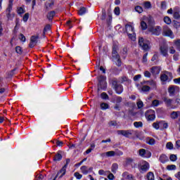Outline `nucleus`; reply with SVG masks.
I'll list each match as a JSON object with an SVG mask.
<instances>
[{"label":"nucleus","instance_id":"nucleus-10","mask_svg":"<svg viewBox=\"0 0 180 180\" xmlns=\"http://www.w3.org/2000/svg\"><path fill=\"white\" fill-rule=\"evenodd\" d=\"M162 101L163 102H165L166 106L167 108H169V109H175L176 108V106L172 104V102H173L172 99L167 97H163Z\"/></svg>","mask_w":180,"mask_h":180},{"label":"nucleus","instance_id":"nucleus-40","mask_svg":"<svg viewBox=\"0 0 180 180\" xmlns=\"http://www.w3.org/2000/svg\"><path fill=\"white\" fill-rule=\"evenodd\" d=\"M166 147H167V148H168V150H173L174 149V144L172 143V142H168L166 144Z\"/></svg>","mask_w":180,"mask_h":180},{"label":"nucleus","instance_id":"nucleus-39","mask_svg":"<svg viewBox=\"0 0 180 180\" xmlns=\"http://www.w3.org/2000/svg\"><path fill=\"white\" fill-rule=\"evenodd\" d=\"M179 113V112H175V111H173L172 113H171V117L172 119H177L178 118V114Z\"/></svg>","mask_w":180,"mask_h":180},{"label":"nucleus","instance_id":"nucleus-48","mask_svg":"<svg viewBox=\"0 0 180 180\" xmlns=\"http://www.w3.org/2000/svg\"><path fill=\"white\" fill-rule=\"evenodd\" d=\"M141 27L143 30H146L147 29V23H146V22H144V21H142L141 22Z\"/></svg>","mask_w":180,"mask_h":180},{"label":"nucleus","instance_id":"nucleus-52","mask_svg":"<svg viewBox=\"0 0 180 180\" xmlns=\"http://www.w3.org/2000/svg\"><path fill=\"white\" fill-rule=\"evenodd\" d=\"M74 175L77 179H81L82 178V174H79V172H75Z\"/></svg>","mask_w":180,"mask_h":180},{"label":"nucleus","instance_id":"nucleus-2","mask_svg":"<svg viewBox=\"0 0 180 180\" xmlns=\"http://www.w3.org/2000/svg\"><path fill=\"white\" fill-rule=\"evenodd\" d=\"M126 32L128 34L129 39L132 41H136V33L134 32V25L129 23L125 25Z\"/></svg>","mask_w":180,"mask_h":180},{"label":"nucleus","instance_id":"nucleus-18","mask_svg":"<svg viewBox=\"0 0 180 180\" xmlns=\"http://www.w3.org/2000/svg\"><path fill=\"white\" fill-rule=\"evenodd\" d=\"M121 180H134L133 175L129 174L127 172H124Z\"/></svg>","mask_w":180,"mask_h":180},{"label":"nucleus","instance_id":"nucleus-61","mask_svg":"<svg viewBox=\"0 0 180 180\" xmlns=\"http://www.w3.org/2000/svg\"><path fill=\"white\" fill-rule=\"evenodd\" d=\"M127 164L128 165H131V164H133V159L131 158H127Z\"/></svg>","mask_w":180,"mask_h":180},{"label":"nucleus","instance_id":"nucleus-20","mask_svg":"<svg viewBox=\"0 0 180 180\" xmlns=\"http://www.w3.org/2000/svg\"><path fill=\"white\" fill-rule=\"evenodd\" d=\"M159 160L162 164H165V162H168L169 161L168 156L165 155H160Z\"/></svg>","mask_w":180,"mask_h":180},{"label":"nucleus","instance_id":"nucleus-19","mask_svg":"<svg viewBox=\"0 0 180 180\" xmlns=\"http://www.w3.org/2000/svg\"><path fill=\"white\" fill-rule=\"evenodd\" d=\"M54 16H56V11H51L48 13L46 18L49 20H53V19H54Z\"/></svg>","mask_w":180,"mask_h":180},{"label":"nucleus","instance_id":"nucleus-28","mask_svg":"<svg viewBox=\"0 0 180 180\" xmlns=\"http://www.w3.org/2000/svg\"><path fill=\"white\" fill-rule=\"evenodd\" d=\"M120 82H121V84H123L124 82H127V84H130L131 82V81L126 77H121Z\"/></svg>","mask_w":180,"mask_h":180},{"label":"nucleus","instance_id":"nucleus-4","mask_svg":"<svg viewBox=\"0 0 180 180\" xmlns=\"http://www.w3.org/2000/svg\"><path fill=\"white\" fill-rule=\"evenodd\" d=\"M98 84L97 92L99 93V91H101V89L103 91H105V89H106V88L108 87V84L106 83V77L105 76L101 75L98 77Z\"/></svg>","mask_w":180,"mask_h":180},{"label":"nucleus","instance_id":"nucleus-49","mask_svg":"<svg viewBox=\"0 0 180 180\" xmlns=\"http://www.w3.org/2000/svg\"><path fill=\"white\" fill-rule=\"evenodd\" d=\"M136 12H138V13H143V8L140 6H136Z\"/></svg>","mask_w":180,"mask_h":180},{"label":"nucleus","instance_id":"nucleus-37","mask_svg":"<svg viewBox=\"0 0 180 180\" xmlns=\"http://www.w3.org/2000/svg\"><path fill=\"white\" fill-rule=\"evenodd\" d=\"M101 108L102 109V110H105L106 109H109V104L105 103H102L101 104Z\"/></svg>","mask_w":180,"mask_h":180},{"label":"nucleus","instance_id":"nucleus-30","mask_svg":"<svg viewBox=\"0 0 180 180\" xmlns=\"http://www.w3.org/2000/svg\"><path fill=\"white\" fill-rule=\"evenodd\" d=\"M112 99L114 102H116V103H120L123 101L122 97L117 96H114Z\"/></svg>","mask_w":180,"mask_h":180},{"label":"nucleus","instance_id":"nucleus-6","mask_svg":"<svg viewBox=\"0 0 180 180\" xmlns=\"http://www.w3.org/2000/svg\"><path fill=\"white\" fill-rule=\"evenodd\" d=\"M172 73L171 72L165 71L162 75H160V80L162 82H171L172 81Z\"/></svg>","mask_w":180,"mask_h":180},{"label":"nucleus","instance_id":"nucleus-21","mask_svg":"<svg viewBox=\"0 0 180 180\" xmlns=\"http://www.w3.org/2000/svg\"><path fill=\"white\" fill-rule=\"evenodd\" d=\"M146 85H149L153 89H155L157 88V82H154V80L147 81Z\"/></svg>","mask_w":180,"mask_h":180},{"label":"nucleus","instance_id":"nucleus-51","mask_svg":"<svg viewBox=\"0 0 180 180\" xmlns=\"http://www.w3.org/2000/svg\"><path fill=\"white\" fill-rule=\"evenodd\" d=\"M51 29V25H46L44 28V33H46V32H49Z\"/></svg>","mask_w":180,"mask_h":180},{"label":"nucleus","instance_id":"nucleus-53","mask_svg":"<svg viewBox=\"0 0 180 180\" xmlns=\"http://www.w3.org/2000/svg\"><path fill=\"white\" fill-rule=\"evenodd\" d=\"M101 96L102 99H109V96L105 92L102 93Z\"/></svg>","mask_w":180,"mask_h":180},{"label":"nucleus","instance_id":"nucleus-5","mask_svg":"<svg viewBox=\"0 0 180 180\" xmlns=\"http://www.w3.org/2000/svg\"><path fill=\"white\" fill-rule=\"evenodd\" d=\"M138 168L140 172L144 174V172H147L150 169V163L146 160H141L138 164Z\"/></svg>","mask_w":180,"mask_h":180},{"label":"nucleus","instance_id":"nucleus-31","mask_svg":"<svg viewBox=\"0 0 180 180\" xmlns=\"http://www.w3.org/2000/svg\"><path fill=\"white\" fill-rule=\"evenodd\" d=\"M86 13V8L85 7H82L78 11V15L82 16V15H85Z\"/></svg>","mask_w":180,"mask_h":180},{"label":"nucleus","instance_id":"nucleus-22","mask_svg":"<svg viewBox=\"0 0 180 180\" xmlns=\"http://www.w3.org/2000/svg\"><path fill=\"white\" fill-rule=\"evenodd\" d=\"M145 20L148 25H150V26L154 25V18L151 16L147 17Z\"/></svg>","mask_w":180,"mask_h":180},{"label":"nucleus","instance_id":"nucleus-17","mask_svg":"<svg viewBox=\"0 0 180 180\" xmlns=\"http://www.w3.org/2000/svg\"><path fill=\"white\" fill-rule=\"evenodd\" d=\"M173 11V17L174 18V19H180L179 7H174Z\"/></svg>","mask_w":180,"mask_h":180},{"label":"nucleus","instance_id":"nucleus-46","mask_svg":"<svg viewBox=\"0 0 180 180\" xmlns=\"http://www.w3.org/2000/svg\"><path fill=\"white\" fill-rule=\"evenodd\" d=\"M114 13L117 15V16H119V15H120V8L115 7L114 9Z\"/></svg>","mask_w":180,"mask_h":180},{"label":"nucleus","instance_id":"nucleus-8","mask_svg":"<svg viewBox=\"0 0 180 180\" xmlns=\"http://www.w3.org/2000/svg\"><path fill=\"white\" fill-rule=\"evenodd\" d=\"M162 34L163 36H167V37H170V39H174L175 36L174 35V32L171 30V28L168 26H164L162 28Z\"/></svg>","mask_w":180,"mask_h":180},{"label":"nucleus","instance_id":"nucleus-57","mask_svg":"<svg viewBox=\"0 0 180 180\" xmlns=\"http://www.w3.org/2000/svg\"><path fill=\"white\" fill-rule=\"evenodd\" d=\"M115 153V155H123V152H122V150H116L115 151H114Z\"/></svg>","mask_w":180,"mask_h":180},{"label":"nucleus","instance_id":"nucleus-13","mask_svg":"<svg viewBox=\"0 0 180 180\" xmlns=\"http://www.w3.org/2000/svg\"><path fill=\"white\" fill-rule=\"evenodd\" d=\"M67 172V165H64L62 169L58 172L57 175L55 176V178L53 180L57 179V177L61 174V175L59 176V178L63 177L65 175V173Z\"/></svg>","mask_w":180,"mask_h":180},{"label":"nucleus","instance_id":"nucleus-15","mask_svg":"<svg viewBox=\"0 0 180 180\" xmlns=\"http://www.w3.org/2000/svg\"><path fill=\"white\" fill-rule=\"evenodd\" d=\"M160 52L163 57H168V47L165 46H160Z\"/></svg>","mask_w":180,"mask_h":180},{"label":"nucleus","instance_id":"nucleus-58","mask_svg":"<svg viewBox=\"0 0 180 180\" xmlns=\"http://www.w3.org/2000/svg\"><path fill=\"white\" fill-rule=\"evenodd\" d=\"M161 8L162 9H167V2L166 1L161 2Z\"/></svg>","mask_w":180,"mask_h":180},{"label":"nucleus","instance_id":"nucleus-24","mask_svg":"<svg viewBox=\"0 0 180 180\" xmlns=\"http://www.w3.org/2000/svg\"><path fill=\"white\" fill-rule=\"evenodd\" d=\"M168 92L170 96H174L175 94H176V91L175 90V86H171L168 89Z\"/></svg>","mask_w":180,"mask_h":180},{"label":"nucleus","instance_id":"nucleus-38","mask_svg":"<svg viewBox=\"0 0 180 180\" xmlns=\"http://www.w3.org/2000/svg\"><path fill=\"white\" fill-rule=\"evenodd\" d=\"M164 22H165V23H166L167 25H171V23H172V20H171V18H169V17H168V16H165V18H164Z\"/></svg>","mask_w":180,"mask_h":180},{"label":"nucleus","instance_id":"nucleus-47","mask_svg":"<svg viewBox=\"0 0 180 180\" xmlns=\"http://www.w3.org/2000/svg\"><path fill=\"white\" fill-rule=\"evenodd\" d=\"M160 105V101L158 100H153L152 101V106L157 107Z\"/></svg>","mask_w":180,"mask_h":180},{"label":"nucleus","instance_id":"nucleus-23","mask_svg":"<svg viewBox=\"0 0 180 180\" xmlns=\"http://www.w3.org/2000/svg\"><path fill=\"white\" fill-rule=\"evenodd\" d=\"M80 170L84 174V175H88L89 173V170L88 169V167L84 165L80 167Z\"/></svg>","mask_w":180,"mask_h":180},{"label":"nucleus","instance_id":"nucleus-45","mask_svg":"<svg viewBox=\"0 0 180 180\" xmlns=\"http://www.w3.org/2000/svg\"><path fill=\"white\" fill-rule=\"evenodd\" d=\"M15 51L18 54H22V53H23V51L22 50V47L20 46H16Z\"/></svg>","mask_w":180,"mask_h":180},{"label":"nucleus","instance_id":"nucleus-33","mask_svg":"<svg viewBox=\"0 0 180 180\" xmlns=\"http://www.w3.org/2000/svg\"><path fill=\"white\" fill-rule=\"evenodd\" d=\"M174 46L179 51H180V39H176L174 41Z\"/></svg>","mask_w":180,"mask_h":180},{"label":"nucleus","instance_id":"nucleus-27","mask_svg":"<svg viewBox=\"0 0 180 180\" xmlns=\"http://www.w3.org/2000/svg\"><path fill=\"white\" fill-rule=\"evenodd\" d=\"M146 117L147 118V120H148L149 122H153V120H154L155 119V115L150 114V115H148L146 113Z\"/></svg>","mask_w":180,"mask_h":180},{"label":"nucleus","instance_id":"nucleus-29","mask_svg":"<svg viewBox=\"0 0 180 180\" xmlns=\"http://www.w3.org/2000/svg\"><path fill=\"white\" fill-rule=\"evenodd\" d=\"M166 169H167V171H175L176 169V165H169L167 166Z\"/></svg>","mask_w":180,"mask_h":180},{"label":"nucleus","instance_id":"nucleus-60","mask_svg":"<svg viewBox=\"0 0 180 180\" xmlns=\"http://www.w3.org/2000/svg\"><path fill=\"white\" fill-rule=\"evenodd\" d=\"M147 56H148V53H146L143 56V63H147Z\"/></svg>","mask_w":180,"mask_h":180},{"label":"nucleus","instance_id":"nucleus-35","mask_svg":"<svg viewBox=\"0 0 180 180\" xmlns=\"http://www.w3.org/2000/svg\"><path fill=\"white\" fill-rule=\"evenodd\" d=\"M150 89H151V88L150 87V86L143 85V86L141 87V91H143V92H150Z\"/></svg>","mask_w":180,"mask_h":180},{"label":"nucleus","instance_id":"nucleus-1","mask_svg":"<svg viewBox=\"0 0 180 180\" xmlns=\"http://www.w3.org/2000/svg\"><path fill=\"white\" fill-rule=\"evenodd\" d=\"M138 44L144 51H150L151 49L150 41L141 37L139 38Z\"/></svg>","mask_w":180,"mask_h":180},{"label":"nucleus","instance_id":"nucleus-55","mask_svg":"<svg viewBox=\"0 0 180 180\" xmlns=\"http://www.w3.org/2000/svg\"><path fill=\"white\" fill-rule=\"evenodd\" d=\"M11 11H12V4H9L8 6L6 11V13H11Z\"/></svg>","mask_w":180,"mask_h":180},{"label":"nucleus","instance_id":"nucleus-42","mask_svg":"<svg viewBox=\"0 0 180 180\" xmlns=\"http://www.w3.org/2000/svg\"><path fill=\"white\" fill-rule=\"evenodd\" d=\"M169 160H170V161L175 162V161H176V160H178V158L176 157V155H170Z\"/></svg>","mask_w":180,"mask_h":180},{"label":"nucleus","instance_id":"nucleus-16","mask_svg":"<svg viewBox=\"0 0 180 180\" xmlns=\"http://www.w3.org/2000/svg\"><path fill=\"white\" fill-rule=\"evenodd\" d=\"M160 71L161 70L160 69V68L157 66H153L150 69V72L153 74V75H158Z\"/></svg>","mask_w":180,"mask_h":180},{"label":"nucleus","instance_id":"nucleus-12","mask_svg":"<svg viewBox=\"0 0 180 180\" xmlns=\"http://www.w3.org/2000/svg\"><path fill=\"white\" fill-rule=\"evenodd\" d=\"M117 134L124 136V137H129L133 134V131L131 130H118L117 131Z\"/></svg>","mask_w":180,"mask_h":180},{"label":"nucleus","instance_id":"nucleus-25","mask_svg":"<svg viewBox=\"0 0 180 180\" xmlns=\"http://www.w3.org/2000/svg\"><path fill=\"white\" fill-rule=\"evenodd\" d=\"M105 155H106V157H115V153L113 150L108 151L106 153H103V156L105 157Z\"/></svg>","mask_w":180,"mask_h":180},{"label":"nucleus","instance_id":"nucleus-63","mask_svg":"<svg viewBox=\"0 0 180 180\" xmlns=\"http://www.w3.org/2000/svg\"><path fill=\"white\" fill-rule=\"evenodd\" d=\"M108 179L113 180L115 179V175L113 174L110 173L108 176Z\"/></svg>","mask_w":180,"mask_h":180},{"label":"nucleus","instance_id":"nucleus-36","mask_svg":"<svg viewBox=\"0 0 180 180\" xmlns=\"http://www.w3.org/2000/svg\"><path fill=\"white\" fill-rule=\"evenodd\" d=\"M138 109H143V107L144 106V103L141 100H139L136 103Z\"/></svg>","mask_w":180,"mask_h":180},{"label":"nucleus","instance_id":"nucleus-14","mask_svg":"<svg viewBox=\"0 0 180 180\" xmlns=\"http://www.w3.org/2000/svg\"><path fill=\"white\" fill-rule=\"evenodd\" d=\"M39 39V36H32L30 38V42L29 44V46L30 47V49H33V47H34V46H36V44H37V39Z\"/></svg>","mask_w":180,"mask_h":180},{"label":"nucleus","instance_id":"nucleus-50","mask_svg":"<svg viewBox=\"0 0 180 180\" xmlns=\"http://www.w3.org/2000/svg\"><path fill=\"white\" fill-rule=\"evenodd\" d=\"M180 105V98H176L174 102V106H176V108H178Z\"/></svg>","mask_w":180,"mask_h":180},{"label":"nucleus","instance_id":"nucleus-32","mask_svg":"<svg viewBox=\"0 0 180 180\" xmlns=\"http://www.w3.org/2000/svg\"><path fill=\"white\" fill-rule=\"evenodd\" d=\"M117 168H119V166L117 165V163L112 164L111 167V171L113 172V174H116V171H117Z\"/></svg>","mask_w":180,"mask_h":180},{"label":"nucleus","instance_id":"nucleus-62","mask_svg":"<svg viewBox=\"0 0 180 180\" xmlns=\"http://www.w3.org/2000/svg\"><path fill=\"white\" fill-rule=\"evenodd\" d=\"M175 49H174V47L173 46H171L170 48H169V53H170V54H175Z\"/></svg>","mask_w":180,"mask_h":180},{"label":"nucleus","instance_id":"nucleus-7","mask_svg":"<svg viewBox=\"0 0 180 180\" xmlns=\"http://www.w3.org/2000/svg\"><path fill=\"white\" fill-rule=\"evenodd\" d=\"M112 86L114 88L116 94H118V95H120L122 92H123V86L122 84H118L117 81L115 79H112L111 81Z\"/></svg>","mask_w":180,"mask_h":180},{"label":"nucleus","instance_id":"nucleus-59","mask_svg":"<svg viewBox=\"0 0 180 180\" xmlns=\"http://www.w3.org/2000/svg\"><path fill=\"white\" fill-rule=\"evenodd\" d=\"M153 127H154V129H156L157 130H158V129H160V124H158L157 122H154L153 124Z\"/></svg>","mask_w":180,"mask_h":180},{"label":"nucleus","instance_id":"nucleus-43","mask_svg":"<svg viewBox=\"0 0 180 180\" xmlns=\"http://www.w3.org/2000/svg\"><path fill=\"white\" fill-rule=\"evenodd\" d=\"M144 8H146V9H150L151 8V2L146 1L144 3Z\"/></svg>","mask_w":180,"mask_h":180},{"label":"nucleus","instance_id":"nucleus-26","mask_svg":"<svg viewBox=\"0 0 180 180\" xmlns=\"http://www.w3.org/2000/svg\"><path fill=\"white\" fill-rule=\"evenodd\" d=\"M63 159V155L60 154L59 153H56L53 158V160L57 162V161H61Z\"/></svg>","mask_w":180,"mask_h":180},{"label":"nucleus","instance_id":"nucleus-41","mask_svg":"<svg viewBox=\"0 0 180 180\" xmlns=\"http://www.w3.org/2000/svg\"><path fill=\"white\" fill-rule=\"evenodd\" d=\"M25 8H23V7H19L17 10L18 15H22V13H25Z\"/></svg>","mask_w":180,"mask_h":180},{"label":"nucleus","instance_id":"nucleus-9","mask_svg":"<svg viewBox=\"0 0 180 180\" xmlns=\"http://www.w3.org/2000/svg\"><path fill=\"white\" fill-rule=\"evenodd\" d=\"M138 153L142 158H150L151 157V153L146 149H140L138 150Z\"/></svg>","mask_w":180,"mask_h":180},{"label":"nucleus","instance_id":"nucleus-34","mask_svg":"<svg viewBox=\"0 0 180 180\" xmlns=\"http://www.w3.org/2000/svg\"><path fill=\"white\" fill-rule=\"evenodd\" d=\"M146 178L148 180H154V173L153 172H148Z\"/></svg>","mask_w":180,"mask_h":180},{"label":"nucleus","instance_id":"nucleus-44","mask_svg":"<svg viewBox=\"0 0 180 180\" xmlns=\"http://www.w3.org/2000/svg\"><path fill=\"white\" fill-rule=\"evenodd\" d=\"M18 39L21 41H23V43H25V41H26V37H25V35H23V34H20Z\"/></svg>","mask_w":180,"mask_h":180},{"label":"nucleus","instance_id":"nucleus-54","mask_svg":"<svg viewBox=\"0 0 180 180\" xmlns=\"http://www.w3.org/2000/svg\"><path fill=\"white\" fill-rule=\"evenodd\" d=\"M29 16L30 14L28 13H25L22 18L24 22H27V20H29Z\"/></svg>","mask_w":180,"mask_h":180},{"label":"nucleus","instance_id":"nucleus-56","mask_svg":"<svg viewBox=\"0 0 180 180\" xmlns=\"http://www.w3.org/2000/svg\"><path fill=\"white\" fill-rule=\"evenodd\" d=\"M136 127L139 129L140 127H143V122H136Z\"/></svg>","mask_w":180,"mask_h":180},{"label":"nucleus","instance_id":"nucleus-3","mask_svg":"<svg viewBox=\"0 0 180 180\" xmlns=\"http://www.w3.org/2000/svg\"><path fill=\"white\" fill-rule=\"evenodd\" d=\"M112 54V61L115 62V65H117V67H120V65H122V60H120V56L117 54V45H113Z\"/></svg>","mask_w":180,"mask_h":180},{"label":"nucleus","instance_id":"nucleus-64","mask_svg":"<svg viewBox=\"0 0 180 180\" xmlns=\"http://www.w3.org/2000/svg\"><path fill=\"white\" fill-rule=\"evenodd\" d=\"M174 84H180V77L174 79Z\"/></svg>","mask_w":180,"mask_h":180},{"label":"nucleus","instance_id":"nucleus-11","mask_svg":"<svg viewBox=\"0 0 180 180\" xmlns=\"http://www.w3.org/2000/svg\"><path fill=\"white\" fill-rule=\"evenodd\" d=\"M161 27L160 26H156L155 27H151L149 28V31L153 33V34H155V36H160L161 34Z\"/></svg>","mask_w":180,"mask_h":180}]
</instances>
